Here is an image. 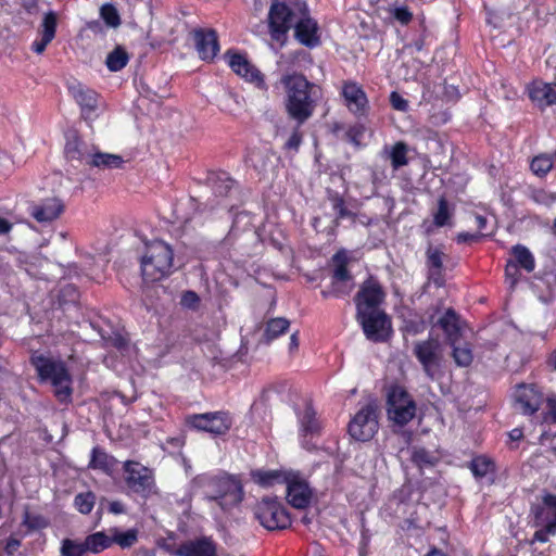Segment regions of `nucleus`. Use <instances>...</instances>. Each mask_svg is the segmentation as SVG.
<instances>
[{
	"mask_svg": "<svg viewBox=\"0 0 556 556\" xmlns=\"http://www.w3.org/2000/svg\"><path fill=\"white\" fill-rule=\"evenodd\" d=\"M271 35H285L292 26L294 35H316L318 24L307 15L298 17L285 3L273 0L268 13Z\"/></svg>",
	"mask_w": 556,
	"mask_h": 556,
	"instance_id": "3",
	"label": "nucleus"
},
{
	"mask_svg": "<svg viewBox=\"0 0 556 556\" xmlns=\"http://www.w3.org/2000/svg\"><path fill=\"white\" fill-rule=\"evenodd\" d=\"M302 430L305 434H314L319 430V424L316 419V413L312 406H306L301 417Z\"/></svg>",
	"mask_w": 556,
	"mask_h": 556,
	"instance_id": "42",
	"label": "nucleus"
},
{
	"mask_svg": "<svg viewBox=\"0 0 556 556\" xmlns=\"http://www.w3.org/2000/svg\"><path fill=\"white\" fill-rule=\"evenodd\" d=\"M61 556H86L85 541L64 539L62 540Z\"/></svg>",
	"mask_w": 556,
	"mask_h": 556,
	"instance_id": "39",
	"label": "nucleus"
},
{
	"mask_svg": "<svg viewBox=\"0 0 556 556\" xmlns=\"http://www.w3.org/2000/svg\"><path fill=\"white\" fill-rule=\"evenodd\" d=\"M453 349L452 356L459 367H468L473 361L472 350L468 343L459 344V340H455L454 344H450Z\"/></svg>",
	"mask_w": 556,
	"mask_h": 556,
	"instance_id": "35",
	"label": "nucleus"
},
{
	"mask_svg": "<svg viewBox=\"0 0 556 556\" xmlns=\"http://www.w3.org/2000/svg\"><path fill=\"white\" fill-rule=\"evenodd\" d=\"M390 102L394 110L406 112L408 110V102L396 91L390 94Z\"/></svg>",
	"mask_w": 556,
	"mask_h": 556,
	"instance_id": "57",
	"label": "nucleus"
},
{
	"mask_svg": "<svg viewBox=\"0 0 556 556\" xmlns=\"http://www.w3.org/2000/svg\"><path fill=\"white\" fill-rule=\"evenodd\" d=\"M426 265L428 269V279L435 286L442 287L444 283L443 261L446 257L441 248L430 244L426 251Z\"/></svg>",
	"mask_w": 556,
	"mask_h": 556,
	"instance_id": "20",
	"label": "nucleus"
},
{
	"mask_svg": "<svg viewBox=\"0 0 556 556\" xmlns=\"http://www.w3.org/2000/svg\"><path fill=\"white\" fill-rule=\"evenodd\" d=\"M73 94L83 109L88 111L96 110L98 103V94L96 91L78 87L73 90Z\"/></svg>",
	"mask_w": 556,
	"mask_h": 556,
	"instance_id": "36",
	"label": "nucleus"
},
{
	"mask_svg": "<svg viewBox=\"0 0 556 556\" xmlns=\"http://www.w3.org/2000/svg\"><path fill=\"white\" fill-rule=\"evenodd\" d=\"M542 501L544 506H546L547 509L554 510V516H556V495L546 492L543 494Z\"/></svg>",
	"mask_w": 556,
	"mask_h": 556,
	"instance_id": "64",
	"label": "nucleus"
},
{
	"mask_svg": "<svg viewBox=\"0 0 556 556\" xmlns=\"http://www.w3.org/2000/svg\"><path fill=\"white\" fill-rule=\"evenodd\" d=\"M96 495L93 492H83L75 496L74 504L80 514L88 515L93 509Z\"/></svg>",
	"mask_w": 556,
	"mask_h": 556,
	"instance_id": "43",
	"label": "nucleus"
},
{
	"mask_svg": "<svg viewBox=\"0 0 556 556\" xmlns=\"http://www.w3.org/2000/svg\"><path fill=\"white\" fill-rule=\"evenodd\" d=\"M366 338L374 342L388 339L391 330V323L383 311L371 312L357 316Z\"/></svg>",
	"mask_w": 556,
	"mask_h": 556,
	"instance_id": "15",
	"label": "nucleus"
},
{
	"mask_svg": "<svg viewBox=\"0 0 556 556\" xmlns=\"http://www.w3.org/2000/svg\"><path fill=\"white\" fill-rule=\"evenodd\" d=\"M180 304L190 309H197L200 304V296L194 291H186L182 293Z\"/></svg>",
	"mask_w": 556,
	"mask_h": 556,
	"instance_id": "52",
	"label": "nucleus"
},
{
	"mask_svg": "<svg viewBox=\"0 0 556 556\" xmlns=\"http://www.w3.org/2000/svg\"><path fill=\"white\" fill-rule=\"evenodd\" d=\"M470 469L475 477L483 478L489 473L495 472L494 462L486 456H477L470 463Z\"/></svg>",
	"mask_w": 556,
	"mask_h": 556,
	"instance_id": "37",
	"label": "nucleus"
},
{
	"mask_svg": "<svg viewBox=\"0 0 556 556\" xmlns=\"http://www.w3.org/2000/svg\"><path fill=\"white\" fill-rule=\"evenodd\" d=\"M413 355L421 365L422 371L430 380L441 378L444 362V346L437 338L419 340L413 344Z\"/></svg>",
	"mask_w": 556,
	"mask_h": 556,
	"instance_id": "7",
	"label": "nucleus"
},
{
	"mask_svg": "<svg viewBox=\"0 0 556 556\" xmlns=\"http://www.w3.org/2000/svg\"><path fill=\"white\" fill-rule=\"evenodd\" d=\"M14 169V160L13 157L0 150V176H5L12 173Z\"/></svg>",
	"mask_w": 556,
	"mask_h": 556,
	"instance_id": "53",
	"label": "nucleus"
},
{
	"mask_svg": "<svg viewBox=\"0 0 556 556\" xmlns=\"http://www.w3.org/2000/svg\"><path fill=\"white\" fill-rule=\"evenodd\" d=\"M56 15L53 12H49L42 20L43 35H54L56 30Z\"/></svg>",
	"mask_w": 556,
	"mask_h": 556,
	"instance_id": "55",
	"label": "nucleus"
},
{
	"mask_svg": "<svg viewBox=\"0 0 556 556\" xmlns=\"http://www.w3.org/2000/svg\"><path fill=\"white\" fill-rule=\"evenodd\" d=\"M173 556H216V545L206 536L184 542L178 548L166 546Z\"/></svg>",
	"mask_w": 556,
	"mask_h": 556,
	"instance_id": "18",
	"label": "nucleus"
},
{
	"mask_svg": "<svg viewBox=\"0 0 556 556\" xmlns=\"http://www.w3.org/2000/svg\"><path fill=\"white\" fill-rule=\"evenodd\" d=\"M174 253L172 248L160 240L146 245L141 256V273L147 281H159L172 273Z\"/></svg>",
	"mask_w": 556,
	"mask_h": 556,
	"instance_id": "4",
	"label": "nucleus"
},
{
	"mask_svg": "<svg viewBox=\"0 0 556 556\" xmlns=\"http://www.w3.org/2000/svg\"><path fill=\"white\" fill-rule=\"evenodd\" d=\"M85 547L87 553L98 554L112 545L110 535L104 531L92 533L85 538Z\"/></svg>",
	"mask_w": 556,
	"mask_h": 556,
	"instance_id": "28",
	"label": "nucleus"
},
{
	"mask_svg": "<svg viewBox=\"0 0 556 556\" xmlns=\"http://www.w3.org/2000/svg\"><path fill=\"white\" fill-rule=\"evenodd\" d=\"M386 293L381 285L372 277L365 280L357 294L355 295V304L357 316L381 311L380 305L384 300Z\"/></svg>",
	"mask_w": 556,
	"mask_h": 556,
	"instance_id": "12",
	"label": "nucleus"
},
{
	"mask_svg": "<svg viewBox=\"0 0 556 556\" xmlns=\"http://www.w3.org/2000/svg\"><path fill=\"white\" fill-rule=\"evenodd\" d=\"M547 507L544 504H533L531 506V515L533 516V521L535 527H541L546 525L552 518L548 517L546 513Z\"/></svg>",
	"mask_w": 556,
	"mask_h": 556,
	"instance_id": "46",
	"label": "nucleus"
},
{
	"mask_svg": "<svg viewBox=\"0 0 556 556\" xmlns=\"http://www.w3.org/2000/svg\"><path fill=\"white\" fill-rule=\"evenodd\" d=\"M290 327V321L283 317L271 318L266 323L264 340L269 343L280 334L285 333Z\"/></svg>",
	"mask_w": 556,
	"mask_h": 556,
	"instance_id": "30",
	"label": "nucleus"
},
{
	"mask_svg": "<svg viewBox=\"0 0 556 556\" xmlns=\"http://www.w3.org/2000/svg\"><path fill=\"white\" fill-rule=\"evenodd\" d=\"M109 532L112 544L115 543L122 548H129L138 541L139 532L137 529H129L125 532H121L117 528H112Z\"/></svg>",
	"mask_w": 556,
	"mask_h": 556,
	"instance_id": "32",
	"label": "nucleus"
},
{
	"mask_svg": "<svg viewBox=\"0 0 556 556\" xmlns=\"http://www.w3.org/2000/svg\"><path fill=\"white\" fill-rule=\"evenodd\" d=\"M65 211L62 199L51 197L34 205L30 211L31 217L41 224L52 223L61 217Z\"/></svg>",
	"mask_w": 556,
	"mask_h": 556,
	"instance_id": "19",
	"label": "nucleus"
},
{
	"mask_svg": "<svg viewBox=\"0 0 556 556\" xmlns=\"http://www.w3.org/2000/svg\"><path fill=\"white\" fill-rule=\"evenodd\" d=\"M254 516L265 529L270 531L283 530L291 526L288 511L277 498L263 497L254 506Z\"/></svg>",
	"mask_w": 556,
	"mask_h": 556,
	"instance_id": "8",
	"label": "nucleus"
},
{
	"mask_svg": "<svg viewBox=\"0 0 556 556\" xmlns=\"http://www.w3.org/2000/svg\"><path fill=\"white\" fill-rule=\"evenodd\" d=\"M116 463L117 460L113 456L108 455L103 450L99 447H93L89 467L109 472L116 465Z\"/></svg>",
	"mask_w": 556,
	"mask_h": 556,
	"instance_id": "31",
	"label": "nucleus"
},
{
	"mask_svg": "<svg viewBox=\"0 0 556 556\" xmlns=\"http://www.w3.org/2000/svg\"><path fill=\"white\" fill-rule=\"evenodd\" d=\"M542 394L533 387L522 386L516 394V406L525 415H532L539 410Z\"/></svg>",
	"mask_w": 556,
	"mask_h": 556,
	"instance_id": "22",
	"label": "nucleus"
},
{
	"mask_svg": "<svg viewBox=\"0 0 556 556\" xmlns=\"http://www.w3.org/2000/svg\"><path fill=\"white\" fill-rule=\"evenodd\" d=\"M208 501H214L225 511H230L242 502L244 492L241 481L230 475L198 479Z\"/></svg>",
	"mask_w": 556,
	"mask_h": 556,
	"instance_id": "2",
	"label": "nucleus"
},
{
	"mask_svg": "<svg viewBox=\"0 0 556 556\" xmlns=\"http://www.w3.org/2000/svg\"><path fill=\"white\" fill-rule=\"evenodd\" d=\"M450 218L447 201L441 197L438 201V212L434 214V224L439 227L444 226Z\"/></svg>",
	"mask_w": 556,
	"mask_h": 556,
	"instance_id": "47",
	"label": "nucleus"
},
{
	"mask_svg": "<svg viewBox=\"0 0 556 556\" xmlns=\"http://www.w3.org/2000/svg\"><path fill=\"white\" fill-rule=\"evenodd\" d=\"M439 460V457L420 447H415L412 453V462L420 469L433 467Z\"/></svg>",
	"mask_w": 556,
	"mask_h": 556,
	"instance_id": "38",
	"label": "nucleus"
},
{
	"mask_svg": "<svg viewBox=\"0 0 556 556\" xmlns=\"http://www.w3.org/2000/svg\"><path fill=\"white\" fill-rule=\"evenodd\" d=\"M23 523L31 530L45 528L47 526V521L43 517L39 515L33 516L28 511L24 513Z\"/></svg>",
	"mask_w": 556,
	"mask_h": 556,
	"instance_id": "51",
	"label": "nucleus"
},
{
	"mask_svg": "<svg viewBox=\"0 0 556 556\" xmlns=\"http://www.w3.org/2000/svg\"><path fill=\"white\" fill-rule=\"evenodd\" d=\"M390 15L399 23L406 25L413 18V13L407 7H394L390 9Z\"/></svg>",
	"mask_w": 556,
	"mask_h": 556,
	"instance_id": "50",
	"label": "nucleus"
},
{
	"mask_svg": "<svg viewBox=\"0 0 556 556\" xmlns=\"http://www.w3.org/2000/svg\"><path fill=\"white\" fill-rule=\"evenodd\" d=\"M530 99L541 109L556 103V90L542 81H535L529 89Z\"/></svg>",
	"mask_w": 556,
	"mask_h": 556,
	"instance_id": "23",
	"label": "nucleus"
},
{
	"mask_svg": "<svg viewBox=\"0 0 556 556\" xmlns=\"http://www.w3.org/2000/svg\"><path fill=\"white\" fill-rule=\"evenodd\" d=\"M100 15L106 26L116 28L121 24L119 14L116 8L110 3H105L100 9Z\"/></svg>",
	"mask_w": 556,
	"mask_h": 556,
	"instance_id": "44",
	"label": "nucleus"
},
{
	"mask_svg": "<svg viewBox=\"0 0 556 556\" xmlns=\"http://www.w3.org/2000/svg\"><path fill=\"white\" fill-rule=\"evenodd\" d=\"M302 142V134L299 129H294L290 138L285 143V148L288 150L296 151Z\"/></svg>",
	"mask_w": 556,
	"mask_h": 556,
	"instance_id": "61",
	"label": "nucleus"
},
{
	"mask_svg": "<svg viewBox=\"0 0 556 556\" xmlns=\"http://www.w3.org/2000/svg\"><path fill=\"white\" fill-rule=\"evenodd\" d=\"M124 470L126 472L125 481L130 490L144 496L152 492L154 479L149 468L137 462L127 460L124 464Z\"/></svg>",
	"mask_w": 556,
	"mask_h": 556,
	"instance_id": "14",
	"label": "nucleus"
},
{
	"mask_svg": "<svg viewBox=\"0 0 556 556\" xmlns=\"http://www.w3.org/2000/svg\"><path fill=\"white\" fill-rule=\"evenodd\" d=\"M251 219H252L251 215L245 212L237 214L233 219L230 232H235L240 229L243 231L250 230V228L254 227L251 223Z\"/></svg>",
	"mask_w": 556,
	"mask_h": 556,
	"instance_id": "48",
	"label": "nucleus"
},
{
	"mask_svg": "<svg viewBox=\"0 0 556 556\" xmlns=\"http://www.w3.org/2000/svg\"><path fill=\"white\" fill-rule=\"evenodd\" d=\"M211 189L216 197H228L236 191V181L227 173H220L210 178Z\"/></svg>",
	"mask_w": 556,
	"mask_h": 556,
	"instance_id": "27",
	"label": "nucleus"
},
{
	"mask_svg": "<svg viewBox=\"0 0 556 556\" xmlns=\"http://www.w3.org/2000/svg\"><path fill=\"white\" fill-rule=\"evenodd\" d=\"M511 253L516 258L517 266H520L526 271L531 273L535 268V261L530 250L521 244H516L511 248Z\"/></svg>",
	"mask_w": 556,
	"mask_h": 556,
	"instance_id": "33",
	"label": "nucleus"
},
{
	"mask_svg": "<svg viewBox=\"0 0 556 556\" xmlns=\"http://www.w3.org/2000/svg\"><path fill=\"white\" fill-rule=\"evenodd\" d=\"M519 266L514 261H508L505 266V278L509 282L510 289H515L520 278Z\"/></svg>",
	"mask_w": 556,
	"mask_h": 556,
	"instance_id": "49",
	"label": "nucleus"
},
{
	"mask_svg": "<svg viewBox=\"0 0 556 556\" xmlns=\"http://www.w3.org/2000/svg\"><path fill=\"white\" fill-rule=\"evenodd\" d=\"M532 199L538 203L551 205L556 200V197L545 192L544 190H535L532 193Z\"/></svg>",
	"mask_w": 556,
	"mask_h": 556,
	"instance_id": "60",
	"label": "nucleus"
},
{
	"mask_svg": "<svg viewBox=\"0 0 556 556\" xmlns=\"http://www.w3.org/2000/svg\"><path fill=\"white\" fill-rule=\"evenodd\" d=\"M554 154H541L531 162V169L538 176H545L553 167Z\"/></svg>",
	"mask_w": 556,
	"mask_h": 556,
	"instance_id": "40",
	"label": "nucleus"
},
{
	"mask_svg": "<svg viewBox=\"0 0 556 556\" xmlns=\"http://www.w3.org/2000/svg\"><path fill=\"white\" fill-rule=\"evenodd\" d=\"M387 414L399 426L408 424L416 414V404L408 392L400 387L390 388L387 396Z\"/></svg>",
	"mask_w": 556,
	"mask_h": 556,
	"instance_id": "9",
	"label": "nucleus"
},
{
	"mask_svg": "<svg viewBox=\"0 0 556 556\" xmlns=\"http://www.w3.org/2000/svg\"><path fill=\"white\" fill-rule=\"evenodd\" d=\"M94 148L84 142L76 131H72L67 135L65 155L70 161H79L89 165Z\"/></svg>",
	"mask_w": 556,
	"mask_h": 556,
	"instance_id": "21",
	"label": "nucleus"
},
{
	"mask_svg": "<svg viewBox=\"0 0 556 556\" xmlns=\"http://www.w3.org/2000/svg\"><path fill=\"white\" fill-rule=\"evenodd\" d=\"M225 56L228 59V64L230 68L244 80L254 84L256 87L264 89L265 80L264 75L260 72V70L252 64L245 54L239 53L233 50H228L225 53Z\"/></svg>",
	"mask_w": 556,
	"mask_h": 556,
	"instance_id": "16",
	"label": "nucleus"
},
{
	"mask_svg": "<svg viewBox=\"0 0 556 556\" xmlns=\"http://www.w3.org/2000/svg\"><path fill=\"white\" fill-rule=\"evenodd\" d=\"M363 134H364V126L356 125V126L350 127L346 130L345 137L349 141H351L355 146H359V138L363 136Z\"/></svg>",
	"mask_w": 556,
	"mask_h": 556,
	"instance_id": "59",
	"label": "nucleus"
},
{
	"mask_svg": "<svg viewBox=\"0 0 556 556\" xmlns=\"http://www.w3.org/2000/svg\"><path fill=\"white\" fill-rule=\"evenodd\" d=\"M342 96L345 101V105L356 116H364L368 111V99L359 86L355 81H344L342 86Z\"/></svg>",
	"mask_w": 556,
	"mask_h": 556,
	"instance_id": "17",
	"label": "nucleus"
},
{
	"mask_svg": "<svg viewBox=\"0 0 556 556\" xmlns=\"http://www.w3.org/2000/svg\"><path fill=\"white\" fill-rule=\"evenodd\" d=\"M379 429L378 405L369 402L362 407L349 422V434L356 441L367 442L371 440Z\"/></svg>",
	"mask_w": 556,
	"mask_h": 556,
	"instance_id": "10",
	"label": "nucleus"
},
{
	"mask_svg": "<svg viewBox=\"0 0 556 556\" xmlns=\"http://www.w3.org/2000/svg\"><path fill=\"white\" fill-rule=\"evenodd\" d=\"M295 40L307 48H315L320 45V37H294Z\"/></svg>",
	"mask_w": 556,
	"mask_h": 556,
	"instance_id": "63",
	"label": "nucleus"
},
{
	"mask_svg": "<svg viewBox=\"0 0 556 556\" xmlns=\"http://www.w3.org/2000/svg\"><path fill=\"white\" fill-rule=\"evenodd\" d=\"M126 161L119 154L104 153L94 148L89 166L101 170L123 168Z\"/></svg>",
	"mask_w": 556,
	"mask_h": 556,
	"instance_id": "24",
	"label": "nucleus"
},
{
	"mask_svg": "<svg viewBox=\"0 0 556 556\" xmlns=\"http://www.w3.org/2000/svg\"><path fill=\"white\" fill-rule=\"evenodd\" d=\"M406 154H407V146L404 142H402V141L396 142L392 147L389 156L391 160L392 167L394 169H399L400 167L407 165L408 160H407Z\"/></svg>",
	"mask_w": 556,
	"mask_h": 556,
	"instance_id": "41",
	"label": "nucleus"
},
{
	"mask_svg": "<svg viewBox=\"0 0 556 556\" xmlns=\"http://www.w3.org/2000/svg\"><path fill=\"white\" fill-rule=\"evenodd\" d=\"M438 323L445 332L450 344H454L455 340H459L462 336L459 319L453 308H448Z\"/></svg>",
	"mask_w": 556,
	"mask_h": 556,
	"instance_id": "26",
	"label": "nucleus"
},
{
	"mask_svg": "<svg viewBox=\"0 0 556 556\" xmlns=\"http://www.w3.org/2000/svg\"><path fill=\"white\" fill-rule=\"evenodd\" d=\"M79 292L73 285H65L59 290L58 293V305L63 311L71 307H76L78 303Z\"/></svg>",
	"mask_w": 556,
	"mask_h": 556,
	"instance_id": "34",
	"label": "nucleus"
},
{
	"mask_svg": "<svg viewBox=\"0 0 556 556\" xmlns=\"http://www.w3.org/2000/svg\"><path fill=\"white\" fill-rule=\"evenodd\" d=\"M53 37H36L29 45L30 49L37 53L41 54L46 47L51 42Z\"/></svg>",
	"mask_w": 556,
	"mask_h": 556,
	"instance_id": "58",
	"label": "nucleus"
},
{
	"mask_svg": "<svg viewBox=\"0 0 556 556\" xmlns=\"http://www.w3.org/2000/svg\"><path fill=\"white\" fill-rule=\"evenodd\" d=\"M108 503V510L111 514L119 515L125 513V506L119 501L109 502L105 497H102L99 503V511L103 510L104 504Z\"/></svg>",
	"mask_w": 556,
	"mask_h": 556,
	"instance_id": "56",
	"label": "nucleus"
},
{
	"mask_svg": "<svg viewBox=\"0 0 556 556\" xmlns=\"http://www.w3.org/2000/svg\"><path fill=\"white\" fill-rule=\"evenodd\" d=\"M31 362L42 380H50L54 387L55 396L61 402L70 400L72 394L71 376L61 361H54L42 355L34 356Z\"/></svg>",
	"mask_w": 556,
	"mask_h": 556,
	"instance_id": "5",
	"label": "nucleus"
},
{
	"mask_svg": "<svg viewBox=\"0 0 556 556\" xmlns=\"http://www.w3.org/2000/svg\"><path fill=\"white\" fill-rule=\"evenodd\" d=\"M348 255L344 251H339L332 256L333 269L331 276V287L323 290L324 299L341 298L349 295L354 288V280L348 269Z\"/></svg>",
	"mask_w": 556,
	"mask_h": 556,
	"instance_id": "11",
	"label": "nucleus"
},
{
	"mask_svg": "<svg viewBox=\"0 0 556 556\" xmlns=\"http://www.w3.org/2000/svg\"><path fill=\"white\" fill-rule=\"evenodd\" d=\"M193 46L202 61L212 62L219 51L217 37H193Z\"/></svg>",
	"mask_w": 556,
	"mask_h": 556,
	"instance_id": "25",
	"label": "nucleus"
},
{
	"mask_svg": "<svg viewBox=\"0 0 556 556\" xmlns=\"http://www.w3.org/2000/svg\"><path fill=\"white\" fill-rule=\"evenodd\" d=\"M186 422L194 429L215 435L225 434L232 425L229 414L224 412L191 415L186 418Z\"/></svg>",
	"mask_w": 556,
	"mask_h": 556,
	"instance_id": "13",
	"label": "nucleus"
},
{
	"mask_svg": "<svg viewBox=\"0 0 556 556\" xmlns=\"http://www.w3.org/2000/svg\"><path fill=\"white\" fill-rule=\"evenodd\" d=\"M281 83L287 92L286 111L300 126L313 115L321 98V89L308 81L303 74L296 73L285 75Z\"/></svg>",
	"mask_w": 556,
	"mask_h": 556,
	"instance_id": "1",
	"label": "nucleus"
},
{
	"mask_svg": "<svg viewBox=\"0 0 556 556\" xmlns=\"http://www.w3.org/2000/svg\"><path fill=\"white\" fill-rule=\"evenodd\" d=\"M180 26L181 25L178 24V26L175 29V31H179V33L187 31L188 35H194V36H214V35H217L216 29H214L212 27L193 26L190 29H182V28H180Z\"/></svg>",
	"mask_w": 556,
	"mask_h": 556,
	"instance_id": "54",
	"label": "nucleus"
},
{
	"mask_svg": "<svg viewBox=\"0 0 556 556\" xmlns=\"http://www.w3.org/2000/svg\"><path fill=\"white\" fill-rule=\"evenodd\" d=\"M333 210L337 212L338 217L343 218L350 214L345 207L343 199L339 195L332 198Z\"/></svg>",
	"mask_w": 556,
	"mask_h": 556,
	"instance_id": "62",
	"label": "nucleus"
},
{
	"mask_svg": "<svg viewBox=\"0 0 556 556\" xmlns=\"http://www.w3.org/2000/svg\"><path fill=\"white\" fill-rule=\"evenodd\" d=\"M542 528L536 530L531 543L539 541V542H547L548 535L556 534V516H553L552 519L546 523L541 526Z\"/></svg>",
	"mask_w": 556,
	"mask_h": 556,
	"instance_id": "45",
	"label": "nucleus"
},
{
	"mask_svg": "<svg viewBox=\"0 0 556 556\" xmlns=\"http://www.w3.org/2000/svg\"><path fill=\"white\" fill-rule=\"evenodd\" d=\"M257 482L264 486L273 485L276 481L287 484V501L296 508L304 509L311 504L313 492L305 480L298 477H282L278 471H260L255 473Z\"/></svg>",
	"mask_w": 556,
	"mask_h": 556,
	"instance_id": "6",
	"label": "nucleus"
},
{
	"mask_svg": "<svg viewBox=\"0 0 556 556\" xmlns=\"http://www.w3.org/2000/svg\"><path fill=\"white\" fill-rule=\"evenodd\" d=\"M129 61V53L123 46H116L108 55L105 60L106 67L111 72H118L124 68Z\"/></svg>",
	"mask_w": 556,
	"mask_h": 556,
	"instance_id": "29",
	"label": "nucleus"
}]
</instances>
